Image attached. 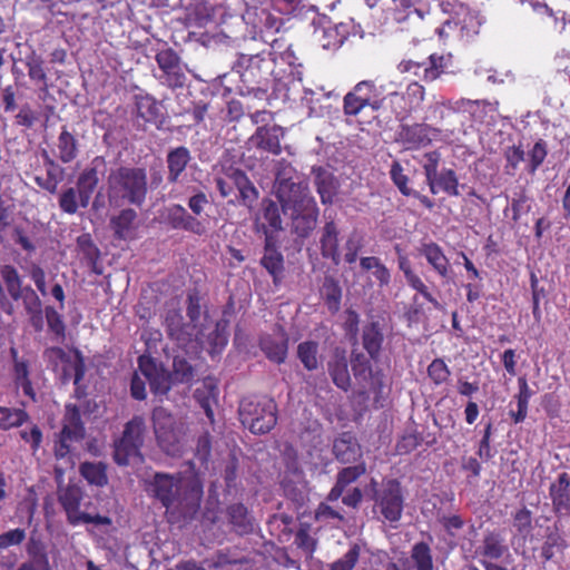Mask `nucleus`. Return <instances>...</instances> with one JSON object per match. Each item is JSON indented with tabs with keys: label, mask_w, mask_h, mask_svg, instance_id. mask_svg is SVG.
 <instances>
[{
	"label": "nucleus",
	"mask_w": 570,
	"mask_h": 570,
	"mask_svg": "<svg viewBox=\"0 0 570 570\" xmlns=\"http://www.w3.org/2000/svg\"><path fill=\"white\" fill-rule=\"evenodd\" d=\"M407 284L417 291L426 301H429L435 308H441V304L439 301L432 296V294L428 291V287L422 282V279L414 273H407L405 277Z\"/></svg>",
	"instance_id": "obj_54"
},
{
	"label": "nucleus",
	"mask_w": 570,
	"mask_h": 570,
	"mask_svg": "<svg viewBox=\"0 0 570 570\" xmlns=\"http://www.w3.org/2000/svg\"><path fill=\"white\" fill-rule=\"evenodd\" d=\"M61 435L70 438L79 442L85 436V428L81 422L80 411L76 405H66V413L63 417V428L60 432Z\"/></svg>",
	"instance_id": "obj_25"
},
{
	"label": "nucleus",
	"mask_w": 570,
	"mask_h": 570,
	"mask_svg": "<svg viewBox=\"0 0 570 570\" xmlns=\"http://www.w3.org/2000/svg\"><path fill=\"white\" fill-rule=\"evenodd\" d=\"M29 276L33 281L36 287L41 293V295H47V286H46V273L45 271L37 264H33L29 269Z\"/></svg>",
	"instance_id": "obj_61"
},
{
	"label": "nucleus",
	"mask_w": 570,
	"mask_h": 570,
	"mask_svg": "<svg viewBox=\"0 0 570 570\" xmlns=\"http://www.w3.org/2000/svg\"><path fill=\"white\" fill-rule=\"evenodd\" d=\"M191 159V153L187 147L170 148L166 155L167 181L169 184L179 183Z\"/></svg>",
	"instance_id": "obj_17"
},
{
	"label": "nucleus",
	"mask_w": 570,
	"mask_h": 570,
	"mask_svg": "<svg viewBox=\"0 0 570 570\" xmlns=\"http://www.w3.org/2000/svg\"><path fill=\"white\" fill-rule=\"evenodd\" d=\"M156 61L161 70L158 80L170 88H181L186 82V75L180 67V59L171 49L161 50L156 55Z\"/></svg>",
	"instance_id": "obj_12"
},
{
	"label": "nucleus",
	"mask_w": 570,
	"mask_h": 570,
	"mask_svg": "<svg viewBox=\"0 0 570 570\" xmlns=\"http://www.w3.org/2000/svg\"><path fill=\"white\" fill-rule=\"evenodd\" d=\"M150 489L171 515L186 522L196 518L203 498V485L197 479L156 473Z\"/></svg>",
	"instance_id": "obj_2"
},
{
	"label": "nucleus",
	"mask_w": 570,
	"mask_h": 570,
	"mask_svg": "<svg viewBox=\"0 0 570 570\" xmlns=\"http://www.w3.org/2000/svg\"><path fill=\"white\" fill-rule=\"evenodd\" d=\"M27 67L30 79L43 82L46 81L47 76L42 67V60L39 57L35 55L28 57Z\"/></svg>",
	"instance_id": "obj_57"
},
{
	"label": "nucleus",
	"mask_w": 570,
	"mask_h": 570,
	"mask_svg": "<svg viewBox=\"0 0 570 570\" xmlns=\"http://www.w3.org/2000/svg\"><path fill=\"white\" fill-rule=\"evenodd\" d=\"M42 156L47 167V178L51 181V184H53L56 189H58L59 183L63 179L65 170L53 159L50 158L46 150H43Z\"/></svg>",
	"instance_id": "obj_53"
},
{
	"label": "nucleus",
	"mask_w": 570,
	"mask_h": 570,
	"mask_svg": "<svg viewBox=\"0 0 570 570\" xmlns=\"http://www.w3.org/2000/svg\"><path fill=\"white\" fill-rule=\"evenodd\" d=\"M240 204L252 208L258 198V190L256 187L247 180L242 187L238 188Z\"/></svg>",
	"instance_id": "obj_58"
},
{
	"label": "nucleus",
	"mask_w": 570,
	"mask_h": 570,
	"mask_svg": "<svg viewBox=\"0 0 570 570\" xmlns=\"http://www.w3.org/2000/svg\"><path fill=\"white\" fill-rule=\"evenodd\" d=\"M45 316L49 330L53 332L59 338H63L66 326L62 321V316L58 313V311L52 306H47L45 308Z\"/></svg>",
	"instance_id": "obj_46"
},
{
	"label": "nucleus",
	"mask_w": 570,
	"mask_h": 570,
	"mask_svg": "<svg viewBox=\"0 0 570 570\" xmlns=\"http://www.w3.org/2000/svg\"><path fill=\"white\" fill-rule=\"evenodd\" d=\"M390 174L393 183L403 195L410 196L413 194V190L407 187V177L403 174V168L400 163L394 161L392 164Z\"/></svg>",
	"instance_id": "obj_56"
},
{
	"label": "nucleus",
	"mask_w": 570,
	"mask_h": 570,
	"mask_svg": "<svg viewBox=\"0 0 570 570\" xmlns=\"http://www.w3.org/2000/svg\"><path fill=\"white\" fill-rule=\"evenodd\" d=\"M138 368L139 373L145 377L146 381L160 370L156 362L147 356H140L138 358Z\"/></svg>",
	"instance_id": "obj_62"
},
{
	"label": "nucleus",
	"mask_w": 570,
	"mask_h": 570,
	"mask_svg": "<svg viewBox=\"0 0 570 570\" xmlns=\"http://www.w3.org/2000/svg\"><path fill=\"white\" fill-rule=\"evenodd\" d=\"M338 235L340 230L334 219L326 220L321 230V252L323 257L331 258L336 264L340 261Z\"/></svg>",
	"instance_id": "obj_21"
},
{
	"label": "nucleus",
	"mask_w": 570,
	"mask_h": 570,
	"mask_svg": "<svg viewBox=\"0 0 570 570\" xmlns=\"http://www.w3.org/2000/svg\"><path fill=\"white\" fill-rule=\"evenodd\" d=\"M443 68V57L436 55H431L428 60L422 62L403 60L397 66L400 72H412L415 77L428 82L439 78Z\"/></svg>",
	"instance_id": "obj_14"
},
{
	"label": "nucleus",
	"mask_w": 570,
	"mask_h": 570,
	"mask_svg": "<svg viewBox=\"0 0 570 570\" xmlns=\"http://www.w3.org/2000/svg\"><path fill=\"white\" fill-rule=\"evenodd\" d=\"M547 154H548L547 144L542 139L538 140L528 154V156H529L528 170L530 174L535 173V170L539 168V166L544 161Z\"/></svg>",
	"instance_id": "obj_45"
},
{
	"label": "nucleus",
	"mask_w": 570,
	"mask_h": 570,
	"mask_svg": "<svg viewBox=\"0 0 570 570\" xmlns=\"http://www.w3.org/2000/svg\"><path fill=\"white\" fill-rule=\"evenodd\" d=\"M458 178L452 169H442L435 179L432 180V183L429 185L430 190L432 194H438L440 190L451 195V196H458Z\"/></svg>",
	"instance_id": "obj_34"
},
{
	"label": "nucleus",
	"mask_w": 570,
	"mask_h": 570,
	"mask_svg": "<svg viewBox=\"0 0 570 570\" xmlns=\"http://www.w3.org/2000/svg\"><path fill=\"white\" fill-rule=\"evenodd\" d=\"M312 173L322 204H332L338 189L335 176L323 167H313Z\"/></svg>",
	"instance_id": "obj_20"
},
{
	"label": "nucleus",
	"mask_w": 570,
	"mask_h": 570,
	"mask_svg": "<svg viewBox=\"0 0 570 570\" xmlns=\"http://www.w3.org/2000/svg\"><path fill=\"white\" fill-rule=\"evenodd\" d=\"M297 357L307 371L318 367V344L313 341L302 342L297 346Z\"/></svg>",
	"instance_id": "obj_39"
},
{
	"label": "nucleus",
	"mask_w": 570,
	"mask_h": 570,
	"mask_svg": "<svg viewBox=\"0 0 570 570\" xmlns=\"http://www.w3.org/2000/svg\"><path fill=\"white\" fill-rule=\"evenodd\" d=\"M327 371L333 383L341 390L347 391L351 387V376L347 366L346 352L335 348L327 363Z\"/></svg>",
	"instance_id": "obj_18"
},
{
	"label": "nucleus",
	"mask_w": 570,
	"mask_h": 570,
	"mask_svg": "<svg viewBox=\"0 0 570 570\" xmlns=\"http://www.w3.org/2000/svg\"><path fill=\"white\" fill-rule=\"evenodd\" d=\"M276 412V403L267 396L245 399L239 405L242 424L255 434L267 433L275 426Z\"/></svg>",
	"instance_id": "obj_6"
},
{
	"label": "nucleus",
	"mask_w": 570,
	"mask_h": 570,
	"mask_svg": "<svg viewBox=\"0 0 570 570\" xmlns=\"http://www.w3.org/2000/svg\"><path fill=\"white\" fill-rule=\"evenodd\" d=\"M503 538L498 533H489L483 539V556L490 559H500L508 550Z\"/></svg>",
	"instance_id": "obj_40"
},
{
	"label": "nucleus",
	"mask_w": 570,
	"mask_h": 570,
	"mask_svg": "<svg viewBox=\"0 0 570 570\" xmlns=\"http://www.w3.org/2000/svg\"><path fill=\"white\" fill-rule=\"evenodd\" d=\"M165 325L168 335L180 346H185L196 338V325L184 323L180 309L174 303L166 311Z\"/></svg>",
	"instance_id": "obj_13"
},
{
	"label": "nucleus",
	"mask_w": 570,
	"mask_h": 570,
	"mask_svg": "<svg viewBox=\"0 0 570 570\" xmlns=\"http://www.w3.org/2000/svg\"><path fill=\"white\" fill-rule=\"evenodd\" d=\"M164 181L160 169H150V181L146 168L120 165L111 168L107 177V197L110 206L130 205L141 208L150 189L158 188Z\"/></svg>",
	"instance_id": "obj_1"
},
{
	"label": "nucleus",
	"mask_w": 570,
	"mask_h": 570,
	"mask_svg": "<svg viewBox=\"0 0 570 570\" xmlns=\"http://www.w3.org/2000/svg\"><path fill=\"white\" fill-rule=\"evenodd\" d=\"M333 454L341 463H353L362 456V449L357 440L345 432L334 440Z\"/></svg>",
	"instance_id": "obj_19"
},
{
	"label": "nucleus",
	"mask_w": 570,
	"mask_h": 570,
	"mask_svg": "<svg viewBox=\"0 0 570 570\" xmlns=\"http://www.w3.org/2000/svg\"><path fill=\"white\" fill-rule=\"evenodd\" d=\"M57 148L59 159L65 164L71 163L78 156V141L65 127L58 137Z\"/></svg>",
	"instance_id": "obj_35"
},
{
	"label": "nucleus",
	"mask_w": 570,
	"mask_h": 570,
	"mask_svg": "<svg viewBox=\"0 0 570 570\" xmlns=\"http://www.w3.org/2000/svg\"><path fill=\"white\" fill-rule=\"evenodd\" d=\"M420 252L441 277L448 278L450 276V262L438 244H423Z\"/></svg>",
	"instance_id": "obj_24"
},
{
	"label": "nucleus",
	"mask_w": 570,
	"mask_h": 570,
	"mask_svg": "<svg viewBox=\"0 0 570 570\" xmlns=\"http://www.w3.org/2000/svg\"><path fill=\"white\" fill-rule=\"evenodd\" d=\"M284 137V130L279 126H262L249 138V142L257 149L279 155L282 151L281 139Z\"/></svg>",
	"instance_id": "obj_15"
},
{
	"label": "nucleus",
	"mask_w": 570,
	"mask_h": 570,
	"mask_svg": "<svg viewBox=\"0 0 570 570\" xmlns=\"http://www.w3.org/2000/svg\"><path fill=\"white\" fill-rule=\"evenodd\" d=\"M20 436L27 443H30L33 451H37L42 441V433L40 429L33 425L29 431L22 430Z\"/></svg>",
	"instance_id": "obj_63"
},
{
	"label": "nucleus",
	"mask_w": 570,
	"mask_h": 570,
	"mask_svg": "<svg viewBox=\"0 0 570 570\" xmlns=\"http://www.w3.org/2000/svg\"><path fill=\"white\" fill-rule=\"evenodd\" d=\"M173 368V375L178 382L188 383L195 377V368L185 357L176 355L174 357Z\"/></svg>",
	"instance_id": "obj_42"
},
{
	"label": "nucleus",
	"mask_w": 570,
	"mask_h": 570,
	"mask_svg": "<svg viewBox=\"0 0 570 570\" xmlns=\"http://www.w3.org/2000/svg\"><path fill=\"white\" fill-rule=\"evenodd\" d=\"M60 209L69 215L77 213L80 206L79 191L75 187H68L59 196Z\"/></svg>",
	"instance_id": "obj_43"
},
{
	"label": "nucleus",
	"mask_w": 570,
	"mask_h": 570,
	"mask_svg": "<svg viewBox=\"0 0 570 570\" xmlns=\"http://www.w3.org/2000/svg\"><path fill=\"white\" fill-rule=\"evenodd\" d=\"M147 382L155 394L164 395L170 390V376L163 368L148 379Z\"/></svg>",
	"instance_id": "obj_48"
},
{
	"label": "nucleus",
	"mask_w": 570,
	"mask_h": 570,
	"mask_svg": "<svg viewBox=\"0 0 570 570\" xmlns=\"http://www.w3.org/2000/svg\"><path fill=\"white\" fill-rule=\"evenodd\" d=\"M223 176L228 179L229 184L233 186V188H239L242 187L248 179L246 174L238 168L228 167L224 170Z\"/></svg>",
	"instance_id": "obj_60"
},
{
	"label": "nucleus",
	"mask_w": 570,
	"mask_h": 570,
	"mask_svg": "<svg viewBox=\"0 0 570 570\" xmlns=\"http://www.w3.org/2000/svg\"><path fill=\"white\" fill-rule=\"evenodd\" d=\"M137 217V212L130 207L122 208L118 215L111 217L110 226L115 237L124 240L130 238L135 230Z\"/></svg>",
	"instance_id": "obj_23"
},
{
	"label": "nucleus",
	"mask_w": 570,
	"mask_h": 570,
	"mask_svg": "<svg viewBox=\"0 0 570 570\" xmlns=\"http://www.w3.org/2000/svg\"><path fill=\"white\" fill-rule=\"evenodd\" d=\"M366 471L365 463H358L353 466L344 468L342 471L337 474V482H340L345 488L357 480L361 475H363Z\"/></svg>",
	"instance_id": "obj_52"
},
{
	"label": "nucleus",
	"mask_w": 570,
	"mask_h": 570,
	"mask_svg": "<svg viewBox=\"0 0 570 570\" xmlns=\"http://www.w3.org/2000/svg\"><path fill=\"white\" fill-rule=\"evenodd\" d=\"M27 538L24 529L16 528L0 534V550L20 546Z\"/></svg>",
	"instance_id": "obj_49"
},
{
	"label": "nucleus",
	"mask_w": 570,
	"mask_h": 570,
	"mask_svg": "<svg viewBox=\"0 0 570 570\" xmlns=\"http://www.w3.org/2000/svg\"><path fill=\"white\" fill-rule=\"evenodd\" d=\"M146 423L136 415L125 424L122 434L114 442V460L118 465H128L131 461H141V448L145 442Z\"/></svg>",
	"instance_id": "obj_8"
},
{
	"label": "nucleus",
	"mask_w": 570,
	"mask_h": 570,
	"mask_svg": "<svg viewBox=\"0 0 570 570\" xmlns=\"http://www.w3.org/2000/svg\"><path fill=\"white\" fill-rule=\"evenodd\" d=\"M26 551L30 559L23 563L39 566L41 570H51L46 547L39 539L30 538L26 546Z\"/></svg>",
	"instance_id": "obj_37"
},
{
	"label": "nucleus",
	"mask_w": 570,
	"mask_h": 570,
	"mask_svg": "<svg viewBox=\"0 0 570 570\" xmlns=\"http://www.w3.org/2000/svg\"><path fill=\"white\" fill-rule=\"evenodd\" d=\"M80 475L90 484L102 488L108 483L107 464L99 462H82L79 466Z\"/></svg>",
	"instance_id": "obj_28"
},
{
	"label": "nucleus",
	"mask_w": 570,
	"mask_h": 570,
	"mask_svg": "<svg viewBox=\"0 0 570 570\" xmlns=\"http://www.w3.org/2000/svg\"><path fill=\"white\" fill-rule=\"evenodd\" d=\"M428 374L435 384H442L449 379L451 372L442 358H435L429 365Z\"/></svg>",
	"instance_id": "obj_47"
},
{
	"label": "nucleus",
	"mask_w": 570,
	"mask_h": 570,
	"mask_svg": "<svg viewBox=\"0 0 570 570\" xmlns=\"http://www.w3.org/2000/svg\"><path fill=\"white\" fill-rule=\"evenodd\" d=\"M83 490L76 484L58 485L57 499L66 513L67 522L73 527L79 524L110 525L111 519L106 515L91 514L81 510Z\"/></svg>",
	"instance_id": "obj_7"
},
{
	"label": "nucleus",
	"mask_w": 570,
	"mask_h": 570,
	"mask_svg": "<svg viewBox=\"0 0 570 570\" xmlns=\"http://www.w3.org/2000/svg\"><path fill=\"white\" fill-rule=\"evenodd\" d=\"M550 498L557 512H570V475L560 473L557 481L550 485Z\"/></svg>",
	"instance_id": "obj_22"
},
{
	"label": "nucleus",
	"mask_w": 570,
	"mask_h": 570,
	"mask_svg": "<svg viewBox=\"0 0 570 570\" xmlns=\"http://www.w3.org/2000/svg\"><path fill=\"white\" fill-rule=\"evenodd\" d=\"M363 246V237L357 233L353 232L348 236L345 243V255L346 263L353 264L357 259V254Z\"/></svg>",
	"instance_id": "obj_51"
},
{
	"label": "nucleus",
	"mask_w": 570,
	"mask_h": 570,
	"mask_svg": "<svg viewBox=\"0 0 570 570\" xmlns=\"http://www.w3.org/2000/svg\"><path fill=\"white\" fill-rule=\"evenodd\" d=\"M264 234L266 238L265 254L262 257V265L268 271V273L276 281L283 272V256L275 248L271 247L272 236L264 227Z\"/></svg>",
	"instance_id": "obj_32"
},
{
	"label": "nucleus",
	"mask_w": 570,
	"mask_h": 570,
	"mask_svg": "<svg viewBox=\"0 0 570 570\" xmlns=\"http://www.w3.org/2000/svg\"><path fill=\"white\" fill-rule=\"evenodd\" d=\"M155 434L159 446L170 455L179 452L183 436V425L164 407H156L153 412Z\"/></svg>",
	"instance_id": "obj_10"
},
{
	"label": "nucleus",
	"mask_w": 570,
	"mask_h": 570,
	"mask_svg": "<svg viewBox=\"0 0 570 570\" xmlns=\"http://www.w3.org/2000/svg\"><path fill=\"white\" fill-rule=\"evenodd\" d=\"M0 276L3 281L0 283V308L8 315L16 313V306L12 301H21L26 314L36 331L43 327V311L39 295L31 286H23L18 271L12 265L0 267Z\"/></svg>",
	"instance_id": "obj_3"
},
{
	"label": "nucleus",
	"mask_w": 570,
	"mask_h": 570,
	"mask_svg": "<svg viewBox=\"0 0 570 570\" xmlns=\"http://www.w3.org/2000/svg\"><path fill=\"white\" fill-rule=\"evenodd\" d=\"M99 183L96 168L83 170L77 180V190L79 191V202L82 208L89 205L92 193Z\"/></svg>",
	"instance_id": "obj_29"
},
{
	"label": "nucleus",
	"mask_w": 570,
	"mask_h": 570,
	"mask_svg": "<svg viewBox=\"0 0 570 570\" xmlns=\"http://www.w3.org/2000/svg\"><path fill=\"white\" fill-rule=\"evenodd\" d=\"M360 551L357 544L352 546L342 558L330 566L328 570H353L358 561Z\"/></svg>",
	"instance_id": "obj_44"
},
{
	"label": "nucleus",
	"mask_w": 570,
	"mask_h": 570,
	"mask_svg": "<svg viewBox=\"0 0 570 570\" xmlns=\"http://www.w3.org/2000/svg\"><path fill=\"white\" fill-rule=\"evenodd\" d=\"M259 346L266 357L275 363H283L287 356V337L285 335L278 337L265 335L261 338Z\"/></svg>",
	"instance_id": "obj_27"
},
{
	"label": "nucleus",
	"mask_w": 570,
	"mask_h": 570,
	"mask_svg": "<svg viewBox=\"0 0 570 570\" xmlns=\"http://www.w3.org/2000/svg\"><path fill=\"white\" fill-rule=\"evenodd\" d=\"M514 527L520 533L531 529V512L528 509H521L514 514Z\"/></svg>",
	"instance_id": "obj_64"
},
{
	"label": "nucleus",
	"mask_w": 570,
	"mask_h": 570,
	"mask_svg": "<svg viewBox=\"0 0 570 570\" xmlns=\"http://www.w3.org/2000/svg\"><path fill=\"white\" fill-rule=\"evenodd\" d=\"M28 419L26 411L21 409L0 407V429L9 430L21 425Z\"/></svg>",
	"instance_id": "obj_41"
},
{
	"label": "nucleus",
	"mask_w": 570,
	"mask_h": 570,
	"mask_svg": "<svg viewBox=\"0 0 570 570\" xmlns=\"http://www.w3.org/2000/svg\"><path fill=\"white\" fill-rule=\"evenodd\" d=\"M374 512L379 511L390 523L400 521L404 508V497L399 481L387 480L374 489Z\"/></svg>",
	"instance_id": "obj_9"
},
{
	"label": "nucleus",
	"mask_w": 570,
	"mask_h": 570,
	"mask_svg": "<svg viewBox=\"0 0 570 570\" xmlns=\"http://www.w3.org/2000/svg\"><path fill=\"white\" fill-rule=\"evenodd\" d=\"M229 521L238 534H246L254 530V523L247 509L242 503L233 504L227 510Z\"/></svg>",
	"instance_id": "obj_33"
},
{
	"label": "nucleus",
	"mask_w": 570,
	"mask_h": 570,
	"mask_svg": "<svg viewBox=\"0 0 570 570\" xmlns=\"http://www.w3.org/2000/svg\"><path fill=\"white\" fill-rule=\"evenodd\" d=\"M411 560L415 570H434L432 551L425 542H417L412 547Z\"/></svg>",
	"instance_id": "obj_38"
},
{
	"label": "nucleus",
	"mask_w": 570,
	"mask_h": 570,
	"mask_svg": "<svg viewBox=\"0 0 570 570\" xmlns=\"http://www.w3.org/2000/svg\"><path fill=\"white\" fill-rule=\"evenodd\" d=\"M381 91L371 80H363L356 83L352 91L347 92L343 100V110L347 116H357L365 107L372 110H380L384 107L386 99L395 104L404 99L397 91L390 92L386 97H380Z\"/></svg>",
	"instance_id": "obj_5"
},
{
	"label": "nucleus",
	"mask_w": 570,
	"mask_h": 570,
	"mask_svg": "<svg viewBox=\"0 0 570 570\" xmlns=\"http://www.w3.org/2000/svg\"><path fill=\"white\" fill-rule=\"evenodd\" d=\"M14 376L17 384L22 389L26 395L32 396V386L29 380V371L26 362L16 361L14 363Z\"/></svg>",
	"instance_id": "obj_50"
},
{
	"label": "nucleus",
	"mask_w": 570,
	"mask_h": 570,
	"mask_svg": "<svg viewBox=\"0 0 570 570\" xmlns=\"http://www.w3.org/2000/svg\"><path fill=\"white\" fill-rule=\"evenodd\" d=\"M295 173V168L285 159L275 163L273 189L279 204L311 191L307 184L294 180Z\"/></svg>",
	"instance_id": "obj_11"
},
{
	"label": "nucleus",
	"mask_w": 570,
	"mask_h": 570,
	"mask_svg": "<svg viewBox=\"0 0 570 570\" xmlns=\"http://www.w3.org/2000/svg\"><path fill=\"white\" fill-rule=\"evenodd\" d=\"M136 112L146 122H161V105L150 95L136 96Z\"/></svg>",
	"instance_id": "obj_26"
},
{
	"label": "nucleus",
	"mask_w": 570,
	"mask_h": 570,
	"mask_svg": "<svg viewBox=\"0 0 570 570\" xmlns=\"http://www.w3.org/2000/svg\"><path fill=\"white\" fill-rule=\"evenodd\" d=\"M383 343V333L377 322H372L363 330V346L371 357H376Z\"/></svg>",
	"instance_id": "obj_36"
},
{
	"label": "nucleus",
	"mask_w": 570,
	"mask_h": 570,
	"mask_svg": "<svg viewBox=\"0 0 570 570\" xmlns=\"http://www.w3.org/2000/svg\"><path fill=\"white\" fill-rule=\"evenodd\" d=\"M295 544L308 556L314 552L316 548V541L309 535L307 525H301L296 532Z\"/></svg>",
	"instance_id": "obj_55"
},
{
	"label": "nucleus",
	"mask_w": 570,
	"mask_h": 570,
	"mask_svg": "<svg viewBox=\"0 0 570 570\" xmlns=\"http://www.w3.org/2000/svg\"><path fill=\"white\" fill-rule=\"evenodd\" d=\"M282 212L291 219V232L298 238L311 236L317 225L320 209L314 196L304 193L281 204Z\"/></svg>",
	"instance_id": "obj_4"
},
{
	"label": "nucleus",
	"mask_w": 570,
	"mask_h": 570,
	"mask_svg": "<svg viewBox=\"0 0 570 570\" xmlns=\"http://www.w3.org/2000/svg\"><path fill=\"white\" fill-rule=\"evenodd\" d=\"M170 219L173 226L176 228H184L195 234H202L204 232L202 223L190 216L181 205H175L171 207Z\"/></svg>",
	"instance_id": "obj_31"
},
{
	"label": "nucleus",
	"mask_w": 570,
	"mask_h": 570,
	"mask_svg": "<svg viewBox=\"0 0 570 570\" xmlns=\"http://www.w3.org/2000/svg\"><path fill=\"white\" fill-rule=\"evenodd\" d=\"M425 161L423 164L424 174L426 177V181L430 185L433 179L438 176V165H439V154L435 151L428 153L424 156Z\"/></svg>",
	"instance_id": "obj_59"
},
{
	"label": "nucleus",
	"mask_w": 570,
	"mask_h": 570,
	"mask_svg": "<svg viewBox=\"0 0 570 570\" xmlns=\"http://www.w3.org/2000/svg\"><path fill=\"white\" fill-rule=\"evenodd\" d=\"M431 132H435V129L424 124L402 125L397 132V141L406 149H416L432 141Z\"/></svg>",
	"instance_id": "obj_16"
},
{
	"label": "nucleus",
	"mask_w": 570,
	"mask_h": 570,
	"mask_svg": "<svg viewBox=\"0 0 570 570\" xmlns=\"http://www.w3.org/2000/svg\"><path fill=\"white\" fill-rule=\"evenodd\" d=\"M262 215L266 224L262 225L267 229L268 234L273 237V233L283 230V219L281 217V209L276 202L272 199H263L262 202Z\"/></svg>",
	"instance_id": "obj_30"
}]
</instances>
